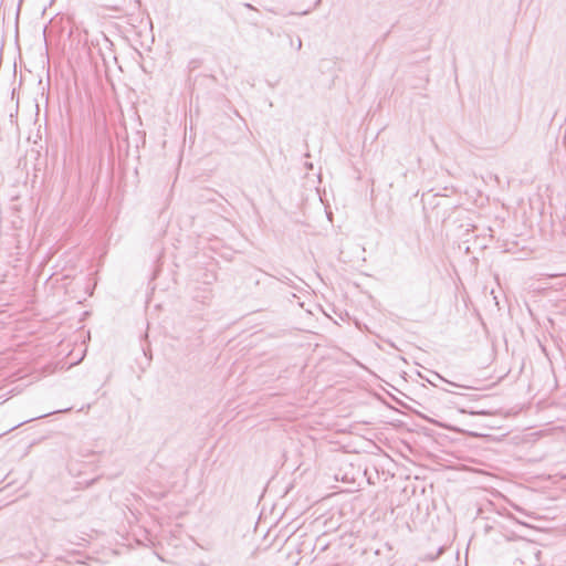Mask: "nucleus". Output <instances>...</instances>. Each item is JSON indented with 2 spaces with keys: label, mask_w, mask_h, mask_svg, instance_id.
I'll return each mask as SVG.
<instances>
[{
  "label": "nucleus",
  "mask_w": 566,
  "mask_h": 566,
  "mask_svg": "<svg viewBox=\"0 0 566 566\" xmlns=\"http://www.w3.org/2000/svg\"><path fill=\"white\" fill-rule=\"evenodd\" d=\"M364 476L366 478V480H367V482H368L369 484H371V483H373V482H371V474L369 473V471H368V469H367V468H365V469H364Z\"/></svg>",
  "instance_id": "obj_1"
},
{
  "label": "nucleus",
  "mask_w": 566,
  "mask_h": 566,
  "mask_svg": "<svg viewBox=\"0 0 566 566\" xmlns=\"http://www.w3.org/2000/svg\"><path fill=\"white\" fill-rule=\"evenodd\" d=\"M436 376H437L439 379L443 380L444 382H447V384H449V385H451V386H453V387H460V385H458V384H455V382H452V381H449V380L444 379L443 377H441V376H440V375H438V374H436Z\"/></svg>",
  "instance_id": "obj_2"
},
{
  "label": "nucleus",
  "mask_w": 566,
  "mask_h": 566,
  "mask_svg": "<svg viewBox=\"0 0 566 566\" xmlns=\"http://www.w3.org/2000/svg\"><path fill=\"white\" fill-rule=\"evenodd\" d=\"M361 442L367 443V444H368L369 447H371V448H376V444H375V443H373V442H371V441H369V440H365V439H363V438H361Z\"/></svg>",
  "instance_id": "obj_3"
},
{
  "label": "nucleus",
  "mask_w": 566,
  "mask_h": 566,
  "mask_svg": "<svg viewBox=\"0 0 566 566\" xmlns=\"http://www.w3.org/2000/svg\"><path fill=\"white\" fill-rule=\"evenodd\" d=\"M356 328L361 329L360 323L356 319L355 322Z\"/></svg>",
  "instance_id": "obj_4"
},
{
  "label": "nucleus",
  "mask_w": 566,
  "mask_h": 566,
  "mask_svg": "<svg viewBox=\"0 0 566 566\" xmlns=\"http://www.w3.org/2000/svg\"><path fill=\"white\" fill-rule=\"evenodd\" d=\"M355 364H356V366L364 368V366L357 359L355 360Z\"/></svg>",
  "instance_id": "obj_5"
},
{
  "label": "nucleus",
  "mask_w": 566,
  "mask_h": 566,
  "mask_svg": "<svg viewBox=\"0 0 566 566\" xmlns=\"http://www.w3.org/2000/svg\"><path fill=\"white\" fill-rule=\"evenodd\" d=\"M355 446H356V453H358L359 451L357 450V448H358V446H359V442H358V440H357V439H356Z\"/></svg>",
  "instance_id": "obj_6"
},
{
  "label": "nucleus",
  "mask_w": 566,
  "mask_h": 566,
  "mask_svg": "<svg viewBox=\"0 0 566 566\" xmlns=\"http://www.w3.org/2000/svg\"><path fill=\"white\" fill-rule=\"evenodd\" d=\"M443 548L440 547L437 555H440L442 553Z\"/></svg>",
  "instance_id": "obj_7"
},
{
  "label": "nucleus",
  "mask_w": 566,
  "mask_h": 566,
  "mask_svg": "<svg viewBox=\"0 0 566 566\" xmlns=\"http://www.w3.org/2000/svg\"><path fill=\"white\" fill-rule=\"evenodd\" d=\"M296 45H298V48H301L302 42L301 41L296 42Z\"/></svg>",
  "instance_id": "obj_8"
},
{
  "label": "nucleus",
  "mask_w": 566,
  "mask_h": 566,
  "mask_svg": "<svg viewBox=\"0 0 566 566\" xmlns=\"http://www.w3.org/2000/svg\"><path fill=\"white\" fill-rule=\"evenodd\" d=\"M296 45H298V48H301L302 42L301 41L296 42Z\"/></svg>",
  "instance_id": "obj_9"
}]
</instances>
